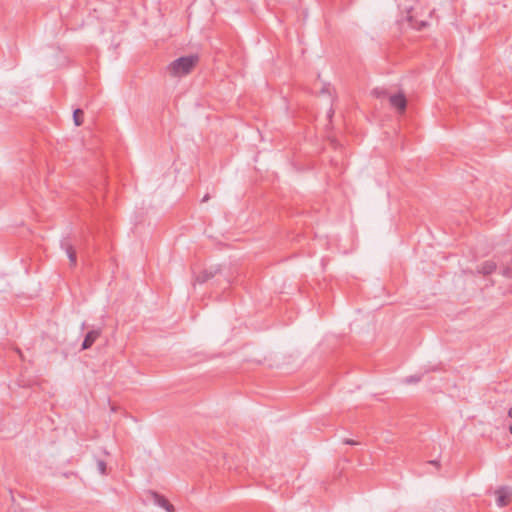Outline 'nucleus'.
I'll return each mask as SVG.
<instances>
[{
    "instance_id": "nucleus-11",
    "label": "nucleus",
    "mask_w": 512,
    "mask_h": 512,
    "mask_svg": "<svg viewBox=\"0 0 512 512\" xmlns=\"http://www.w3.org/2000/svg\"><path fill=\"white\" fill-rule=\"evenodd\" d=\"M106 463L104 460H98L97 461V469L98 471L102 474V475H105L106 474Z\"/></svg>"
},
{
    "instance_id": "nucleus-5",
    "label": "nucleus",
    "mask_w": 512,
    "mask_h": 512,
    "mask_svg": "<svg viewBox=\"0 0 512 512\" xmlns=\"http://www.w3.org/2000/svg\"><path fill=\"white\" fill-rule=\"evenodd\" d=\"M101 333H102L101 329H94V330L89 331L85 335V338L82 342L81 349L82 350L89 349L95 343V341L100 337Z\"/></svg>"
},
{
    "instance_id": "nucleus-8",
    "label": "nucleus",
    "mask_w": 512,
    "mask_h": 512,
    "mask_svg": "<svg viewBox=\"0 0 512 512\" xmlns=\"http://www.w3.org/2000/svg\"><path fill=\"white\" fill-rule=\"evenodd\" d=\"M496 268H497L496 263L492 260H488V261L483 262L478 267L477 271L479 274H482V275H490L496 270Z\"/></svg>"
},
{
    "instance_id": "nucleus-16",
    "label": "nucleus",
    "mask_w": 512,
    "mask_h": 512,
    "mask_svg": "<svg viewBox=\"0 0 512 512\" xmlns=\"http://www.w3.org/2000/svg\"><path fill=\"white\" fill-rule=\"evenodd\" d=\"M429 463H430V464H433V465H436V466H438V465H439L438 461H436V460L430 461Z\"/></svg>"
},
{
    "instance_id": "nucleus-17",
    "label": "nucleus",
    "mask_w": 512,
    "mask_h": 512,
    "mask_svg": "<svg viewBox=\"0 0 512 512\" xmlns=\"http://www.w3.org/2000/svg\"><path fill=\"white\" fill-rule=\"evenodd\" d=\"M508 416L512 418V407L508 410Z\"/></svg>"
},
{
    "instance_id": "nucleus-3",
    "label": "nucleus",
    "mask_w": 512,
    "mask_h": 512,
    "mask_svg": "<svg viewBox=\"0 0 512 512\" xmlns=\"http://www.w3.org/2000/svg\"><path fill=\"white\" fill-rule=\"evenodd\" d=\"M389 102L391 106L396 108L400 113L405 112L407 107V100L403 93H398L390 96Z\"/></svg>"
},
{
    "instance_id": "nucleus-4",
    "label": "nucleus",
    "mask_w": 512,
    "mask_h": 512,
    "mask_svg": "<svg viewBox=\"0 0 512 512\" xmlns=\"http://www.w3.org/2000/svg\"><path fill=\"white\" fill-rule=\"evenodd\" d=\"M61 248L63 250H65V252L69 258L70 265L72 267L76 266V264H77L76 250L74 249V247H73L72 243L69 241V239L65 238L61 241Z\"/></svg>"
},
{
    "instance_id": "nucleus-6",
    "label": "nucleus",
    "mask_w": 512,
    "mask_h": 512,
    "mask_svg": "<svg viewBox=\"0 0 512 512\" xmlns=\"http://www.w3.org/2000/svg\"><path fill=\"white\" fill-rule=\"evenodd\" d=\"M495 494L497 495L496 503L499 507L508 505L511 498V493L506 487L499 488L496 490Z\"/></svg>"
},
{
    "instance_id": "nucleus-7",
    "label": "nucleus",
    "mask_w": 512,
    "mask_h": 512,
    "mask_svg": "<svg viewBox=\"0 0 512 512\" xmlns=\"http://www.w3.org/2000/svg\"><path fill=\"white\" fill-rule=\"evenodd\" d=\"M219 272H220V269L218 267L205 269L196 276L195 280H196V282L203 284V283L207 282L208 280L212 279Z\"/></svg>"
},
{
    "instance_id": "nucleus-1",
    "label": "nucleus",
    "mask_w": 512,
    "mask_h": 512,
    "mask_svg": "<svg viewBox=\"0 0 512 512\" xmlns=\"http://www.w3.org/2000/svg\"><path fill=\"white\" fill-rule=\"evenodd\" d=\"M198 60L199 57L197 55L180 57L170 63L168 67L169 72L173 76L186 75L191 72Z\"/></svg>"
},
{
    "instance_id": "nucleus-14",
    "label": "nucleus",
    "mask_w": 512,
    "mask_h": 512,
    "mask_svg": "<svg viewBox=\"0 0 512 512\" xmlns=\"http://www.w3.org/2000/svg\"><path fill=\"white\" fill-rule=\"evenodd\" d=\"M343 443L346 444V445H357L358 442L353 440V439H349V438H346L343 440Z\"/></svg>"
},
{
    "instance_id": "nucleus-10",
    "label": "nucleus",
    "mask_w": 512,
    "mask_h": 512,
    "mask_svg": "<svg viewBox=\"0 0 512 512\" xmlns=\"http://www.w3.org/2000/svg\"><path fill=\"white\" fill-rule=\"evenodd\" d=\"M422 379L421 375H411L405 378L404 382L406 384L418 383Z\"/></svg>"
},
{
    "instance_id": "nucleus-2",
    "label": "nucleus",
    "mask_w": 512,
    "mask_h": 512,
    "mask_svg": "<svg viewBox=\"0 0 512 512\" xmlns=\"http://www.w3.org/2000/svg\"><path fill=\"white\" fill-rule=\"evenodd\" d=\"M149 495L155 505L165 509L167 512H175L174 506L163 495L155 491H149Z\"/></svg>"
},
{
    "instance_id": "nucleus-9",
    "label": "nucleus",
    "mask_w": 512,
    "mask_h": 512,
    "mask_svg": "<svg viewBox=\"0 0 512 512\" xmlns=\"http://www.w3.org/2000/svg\"><path fill=\"white\" fill-rule=\"evenodd\" d=\"M83 110L77 108L73 112V121L76 126H81L83 123Z\"/></svg>"
},
{
    "instance_id": "nucleus-13",
    "label": "nucleus",
    "mask_w": 512,
    "mask_h": 512,
    "mask_svg": "<svg viewBox=\"0 0 512 512\" xmlns=\"http://www.w3.org/2000/svg\"><path fill=\"white\" fill-rule=\"evenodd\" d=\"M413 26L416 27L417 29L421 30L427 26V22L421 21V22H419V24H417V22H416L415 24H413Z\"/></svg>"
},
{
    "instance_id": "nucleus-18",
    "label": "nucleus",
    "mask_w": 512,
    "mask_h": 512,
    "mask_svg": "<svg viewBox=\"0 0 512 512\" xmlns=\"http://www.w3.org/2000/svg\"><path fill=\"white\" fill-rule=\"evenodd\" d=\"M509 431L512 434V424L509 425Z\"/></svg>"
},
{
    "instance_id": "nucleus-12",
    "label": "nucleus",
    "mask_w": 512,
    "mask_h": 512,
    "mask_svg": "<svg viewBox=\"0 0 512 512\" xmlns=\"http://www.w3.org/2000/svg\"><path fill=\"white\" fill-rule=\"evenodd\" d=\"M502 274H503V276L510 278V277H512V269L509 267H506L502 270Z\"/></svg>"
},
{
    "instance_id": "nucleus-15",
    "label": "nucleus",
    "mask_w": 512,
    "mask_h": 512,
    "mask_svg": "<svg viewBox=\"0 0 512 512\" xmlns=\"http://www.w3.org/2000/svg\"><path fill=\"white\" fill-rule=\"evenodd\" d=\"M210 196L209 194H206L203 198H202V202H207L209 200Z\"/></svg>"
}]
</instances>
